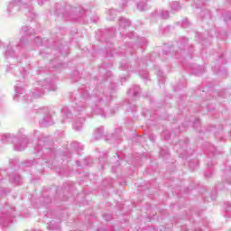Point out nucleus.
Here are the masks:
<instances>
[{"label": "nucleus", "instance_id": "51", "mask_svg": "<svg viewBox=\"0 0 231 231\" xmlns=\"http://www.w3.org/2000/svg\"><path fill=\"white\" fill-rule=\"evenodd\" d=\"M60 68H65L64 63H58L57 65H54V66H53V69H60Z\"/></svg>", "mask_w": 231, "mask_h": 231}, {"label": "nucleus", "instance_id": "57", "mask_svg": "<svg viewBox=\"0 0 231 231\" xmlns=\"http://www.w3.org/2000/svg\"><path fill=\"white\" fill-rule=\"evenodd\" d=\"M217 75H223V73H226V69H223V70H221V69H218V70H217Z\"/></svg>", "mask_w": 231, "mask_h": 231}, {"label": "nucleus", "instance_id": "58", "mask_svg": "<svg viewBox=\"0 0 231 231\" xmlns=\"http://www.w3.org/2000/svg\"><path fill=\"white\" fill-rule=\"evenodd\" d=\"M110 77H111V71H106V81L109 80Z\"/></svg>", "mask_w": 231, "mask_h": 231}, {"label": "nucleus", "instance_id": "42", "mask_svg": "<svg viewBox=\"0 0 231 231\" xmlns=\"http://www.w3.org/2000/svg\"><path fill=\"white\" fill-rule=\"evenodd\" d=\"M126 109H127L128 112L129 111H134V109H136V105H134V104H133L131 102H128L126 104Z\"/></svg>", "mask_w": 231, "mask_h": 231}, {"label": "nucleus", "instance_id": "31", "mask_svg": "<svg viewBox=\"0 0 231 231\" xmlns=\"http://www.w3.org/2000/svg\"><path fill=\"white\" fill-rule=\"evenodd\" d=\"M155 69L157 71L159 84H165V75L163 74V71H162L160 68H155Z\"/></svg>", "mask_w": 231, "mask_h": 231}, {"label": "nucleus", "instance_id": "13", "mask_svg": "<svg viewBox=\"0 0 231 231\" xmlns=\"http://www.w3.org/2000/svg\"><path fill=\"white\" fill-rule=\"evenodd\" d=\"M231 186V164H226L224 170L223 181L216 186V190H228Z\"/></svg>", "mask_w": 231, "mask_h": 231}, {"label": "nucleus", "instance_id": "11", "mask_svg": "<svg viewBox=\"0 0 231 231\" xmlns=\"http://www.w3.org/2000/svg\"><path fill=\"white\" fill-rule=\"evenodd\" d=\"M137 43H134V42H129L127 45L125 46V51H121L119 53L120 55H133V53L135 51V53H138V51H142V48H138V44L141 46H145L147 44V39L142 37L136 38Z\"/></svg>", "mask_w": 231, "mask_h": 231}, {"label": "nucleus", "instance_id": "45", "mask_svg": "<svg viewBox=\"0 0 231 231\" xmlns=\"http://www.w3.org/2000/svg\"><path fill=\"white\" fill-rule=\"evenodd\" d=\"M180 25L182 26V28H189L190 26V22H189V20L185 18L184 20H182Z\"/></svg>", "mask_w": 231, "mask_h": 231}, {"label": "nucleus", "instance_id": "40", "mask_svg": "<svg viewBox=\"0 0 231 231\" xmlns=\"http://www.w3.org/2000/svg\"><path fill=\"white\" fill-rule=\"evenodd\" d=\"M189 169H191V171H196V169H198V167H199L198 160L189 162Z\"/></svg>", "mask_w": 231, "mask_h": 231}, {"label": "nucleus", "instance_id": "39", "mask_svg": "<svg viewBox=\"0 0 231 231\" xmlns=\"http://www.w3.org/2000/svg\"><path fill=\"white\" fill-rule=\"evenodd\" d=\"M199 215H198V213L194 212V211H189L187 214V219H189V221H192V219H194L195 217H199Z\"/></svg>", "mask_w": 231, "mask_h": 231}, {"label": "nucleus", "instance_id": "36", "mask_svg": "<svg viewBox=\"0 0 231 231\" xmlns=\"http://www.w3.org/2000/svg\"><path fill=\"white\" fill-rule=\"evenodd\" d=\"M161 156L164 160H167V158H169V148H167L166 146L164 148H162L161 149Z\"/></svg>", "mask_w": 231, "mask_h": 231}, {"label": "nucleus", "instance_id": "15", "mask_svg": "<svg viewBox=\"0 0 231 231\" xmlns=\"http://www.w3.org/2000/svg\"><path fill=\"white\" fill-rule=\"evenodd\" d=\"M15 95L14 96V100L16 102H30L28 96L24 95V87L17 83L14 87Z\"/></svg>", "mask_w": 231, "mask_h": 231}, {"label": "nucleus", "instance_id": "24", "mask_svg": "<svg viewBox=\"0 0 231 231\" xmlns=\"http://www.w3.org/2000/svg\"><path fill=\"white\" fill-rule=\"evenodd\" d=\"M127 93L129 97H133V98H138V95H140V86L135 85L132 87Z\"/></svg>", "mask_w": 231, "mask_h": 231}, {"label": "nucleus", "instance_id": "28", "mask_svg": "<svg viewBox=\"0 0 231 231\" xmlns=\"http://www.w3.org/2000/svg\"><path fill=\"white\" fill-rule=\"evenodd\" d=\"M104 136V127L100 126L99 128H97L94 131L93 134V138H95V140H100V138H102Z\"/></svg>", "mask_w": 231, "mask_h": 231}, {"label": "nucleus", "instance_id": "23", "mask_svg": "<svg viewBox=\"0 0 231 231\" xmlns=\"http://www.w3.org/2000/svg\"><path fill=\"white\" fill-rule=\"evenodd\" d=\"M9 181L14 185H21V183L23 182V178L21 177V175L14 173L9 176Z\"/></svg>", "mask_w": 231, "mask_h": 231}, {"label": "nucleus", "instance_id": "59", "mask_svg": "<svg viewBox=\"0 0 231 231\" xmlns=\"http://www.w3.org/2000/svg\"><path fill=\"white\" fill-rule=\"evenodd\" d=\"M111 56H113V49H110V52L109 51L106 52V57H111Z\"/></svg>", "mask_w": 231, "mask_h": 231}, {"label": "nucleus", "instance_id": "5", "mask_svg": "<svg viewBox=\"0 0 231 231\" xmlns=\"http://www.w3.org/2000/svg\"><path fill=\"white\" fill-rule=\"evenodd\" d=\"M2 143H13L15 151H24L28 147V137L24 134H14L10 133L0 134Z\"/></svg>", "mask_w": 231, "mask_h": 231}, {"label": "nucleus", "instance_id": "7", "mask_svg": "<svg viewBox=\"0 0 231 231\" xmlns=\"http://www.w3.org/2000/svg\"><path fill=\"white\" fill-rule=\"evenodd\" d=\"M35 138H38V144L34 147V152L37 154L38 159L36 160V163H42V156L47 151L51 149V142L49 137L44 136V134H41L39 131H34Z\"/></svg>", "mask_w": 231, "mask_h": 231}, {"label": "nucleus", "instance_id": "35", "mask_svg": "<svg viewBox=\"0 0 231 231\" xmlns=\"http://www.w3.org/2000/svg\"><path fill=\"white\" fill-rule=\"evenodd\" d=\"M189 125H193V127L195 129H198L199 127V125H201V121H199V118H195L193 122H192V120H190L189 122Z\"/></svg>", "mask_w": 231, "mask_h": 231}, {"label": "nucleus", "instance_id": "29", "mask_svg": "<svg viewBox=\"0 0 231 231\" xmlns=\"http://www.w3.org/2000/svg\"><path fill=\"white\" fill-rule=\"evenodd\" d=\"M116 15H118V11H116V9H110L106 12L107 21H114Z\"/></svg>", "mask_w": 231, "mask_h": 231}, {"label": "nucleus", "instance_id": "1", "mask_svg": "<svg viewBox=\"0 0 231 231\" xmlns=\"http://www.w3.org/2000/svg\"><path fill=\"white\" fill-rule=\"evenodd\" d=\"M79 95L74 97L72 107L79 115H82L83 111H90L92 115H100L106 116V112L102 109L104 106H107L111 102V95L106 96V92L98 91V88L93 90L89 96L88 93V86L83 85L79 89Z\"/></svg>", "mask_w": 231, "mask_h": 231}, {"label": "nucleus", "instance_id": "19", "mask_svg": "<svg viewBox=\"0 0 231 231\" xmlns=\"http://www.w3.org/2000/svg\"><path fill=\"white\" fill-rule=\"evenodd\" d=\"M148 1L149 0H137L136 9L139 10V12H147V10H150L151 6L147 4Z\"/></svg>", "mask_w": 231, "mask_h": 231}, {"label": "nucleus", "instance_id": "8", "mask_svg": "<svg viewBox=\"0 0 231 231\" xmlns=\"http://www.w3.org/2000/svg\"><path fill=\"white\" fill-rule=\"evenodd\" d=\"M206 154L205 163L207 165V171L204 173L206 178H212V174H214V165H216V156H217V148H216L211 143H207L206 148L204 150Z\"/></svg>", "mask_w": 231, "mask_h": 231}, {"label": "nucleus", "instance_id": "14", "mask_svg": "<svg viewBox=\"0 0 231 231\" xmlns=\"http://www.w3.org/2000/svg\"><path fill=\"white\" fill-rule=\"evenodd\" d=\"M82 149H84V145H82V143L74 141L69 144V148H67V151L69 153H62L61 155V161L64 162L65 160H67V162H69V158H71V153L69 152H75L77 151H82Z\"/></svg>", "mask_w": 231, "mask_h": 231}, {"label": "nucleus", "instance_id": "41", "mask_svg": "<svg viewBox=\"0 0 231 231\" xmlns=\"http://www.w3.org/2000/svg\"><path fill=\"white\" fill-rule=\"evenodd\" d=\"M222 17H223L225 23H228V21H230V19H231L230 12L223 13Z\"/></svg>", "mask_w": 231, "mask_h": 231}, {"label": "nucleus", "instance_id": "26", "mask_svg": "<svg viewBox=\"0 0 231 231\" xmlns=\"http://www.w3.org/2000/svg\"><path fill=\"white\" fill-rule=\"evenodd\" d=\"M204 71H205V68L203 66L195 64L192 67V73L194 75H197V77H200V75H203Z\"/></svg>", "mask_w": 231, "mask_h": 231}, {"label": "nucleus", "instance_id": "34", "mask_svg": "<svg viewBox=\"0 0 231 231\" xmlns=\"http://www.w3.org/2000/svg\"><path fill=\"white\" fill-rule=\"evenodd\" d=\"M132 68L133 67H129V64L125 60L121 61V64H120V67H119V69L122 71H124V70H125V71H134Z\"/></svg>", "mask_w": 231, "mask_h": 231}, {"label": "nucleus", "instance_id": "37", "mask_svg": "<svg viewBox=\"0 0 231 231\" xmlns=\"http://www.w3.org/2000/svg\"><path fill=\"white\" fill-rule=\"evenodd\" d=\"M171 8L174 12H178V10H181V5H180V2H172L171 4Z\"/></svg>", "mask_w": 231, "mask_h": 231}, {"label": "nucleus", "instance_id": "61", "mask_svg": "<svg viewBox=\"0 0 231 231\" xmlns=\"http://www.w3.org/2000/svg\"><path fill=\"white\" fill-rule=\"evenodd\" d=\"M116 156H114L115 160H122V157L120 154H118V153H116Z\"/></svg>", "mask_w": 231, "mask_h": 231}, {"label": "nucleus", "instance_id": "53", "mask_svg": "<svg viewBox=\"0 0 231 231\" xmlns=\"http://www.w3.org/2000/svg\"><path fill=\"white\" fill-rule=\"evenodd\" d=\"M126 37H127L128 39H132V40L136 39V36H134V32H130V33H128V34L126 35Z\"/></svg>", "mask_w": 231, "mask_h": 231}, {"label": "nucleus", "instance_id": "21", "mask_svg": "<svg viewBox=\"0 0 231 231\" xmlns=\"http://www.w3.org/2000/svg\"><path fill=\"white\" fill-rule=\"evenodd\" d=\"M61 116H62V121L61 122H68L71 116H73V114L69 111V108L68 106H63L61 109Z\"/></svg>", "mask_w": 231, "mask_h": 231}, {"label": "nucleus", "instance_id": "64", "mask_svg": "<svg viewBox=\"0 0 231 231\" xmlns=\"http://www.w3.org/2000/svg\"><path fill=\"white\" fill-rule=\"evenodd\" d=\"M12 65L9 66V68L6 69V71H11Z\"/></svg>", "mask_w": 231, "mask_h": 231}, {"label": "nucleus", "instance_id": "32", "mask_svg": "<svg viewBox=\"0 0 231 231\" xmlns=\"http://www.w3.org/2000/svg\"><path fill=\"white\" fill-rule=\"evenodd\" d=\"M49 230H60V223L56 222L55 220L51 221V223L48 225Z\"/></svg>", "mask_w": 231, "mask_h": 231}, {"label": "nucleus", "instance_id": "20", "mask_svg": "<svg viewBox=\"0 0 231 231\" xmlns=\"http://www.w3.org/2000/svg\"><path fill=\"white\" fill-rule=\"evenodd\" d=\"M221 131H223V128L217 130V127H216L214 125H211L207 128V132L214 133V134L216 135V138H218L219 142H225V138H223L219 135V133H221Z\"/></svg>", "mask_w": 231, "mask_h": 231}, {"label": "nucleus", "instance_id": "27", "mask_svg": "<svg viewBox=\"0 0 231 231\" xmlns=\"http://www.w3.org/2000/svg\"><path fill=\"white\" fill-rule=\"evenodd\" d=\"M199 17L202 21H208V19H211L212 15L208 9H202L200 11Z\"/></svg>", "mask_w": 231, "mask_h": 231}, {"label": "nucleus", "instance_id": "63", "mask_svg": "<svg viewBox=\"0 0 231 231\" xmlns=\"http://www.w3.org/2000/svg\"><path fill=\"white\" fill-rule=\"evenodd\" d=\"M204 226H208V224H207V220L203 221Z\"/></svg>", "mask_w": 231, "mask_h": 231}, {"label": "nucleus", "instance_id": "44", "mask_svg": "<svg viewBox=\"0 0 231 231\" xmlns=\"http://www.w3.org/2000/svg\"><path fill=\"white\" fill-rule=\"evenodd\" d=\"M197 35H199L200 38H199V41H200V42H201V44L203 45V46H205V43L207 42H210V38H202V34H199V33H197Z\"/></svg>", "mask_w": 231, "mask_h": 231}, {"label": "nucleus", "instance_id": "48", "mask_svg": "<svg viewBox=\"0 0 231 231\" xmlns=\"http://www.w3.org/2000/svg\"><path fill=\"white\" fill-rule=\"evenodd\" d=\"M20 73H21L22 77L24 79V77H26V75L28 74V71L26 70V69L22 68L20 69Z\"/></svg>", "mask_w": 231, "mask_h": 231}, {"label": "nucleus", "instance_id": "46", "mask_svg": "<svg viewBox=\"0 0 231 231\" xmlns=\"http://www.w3.org/2000/svg\"><path fill=\"white\" fill-rule=\"evenodd\" d=\"M180 230L181 231H192V230H190V229H189V227L187 226H182L181 227H180ZM194 231H203V229H201V228H198V227H196L195 229H194Z\"/></svg>", "mask_w": 231, "mask_h": 231}, {"label": "nucleus", "instance_id": "43", "mask_svg": "<svg viewBox=\"0 0 231 231\" xmlns=\"http://www.w3.org/2000/svg\"><path fill=\"white\" fill-rule=\"evenodd\" d=\"M205 1H208V0H197L195 2L196 8H201L203 5H205Z\"/></svg>", "mask_w": 231, "mask_h": 231}, {"label": "nucleus", "instance_id": "30", "mask_svg": "<svg viewBox=\"0 0 231 231\" xmlns=\"http://www.w3.org/2000/svg\"><path fill=\"white\" fill-rule=\"evenodd\" d=\"M224 209H225L226 217L231 218V202L230 201L224 202Z\"/></svg>", "mask_w": 231, "mask_h": 231}, {"label": "nucleus", "instance_id": "10", "mask_svg": "<svg viewBox=\"0 0 231 231\" xmlns=\"http://www.w3.org/2000/svg\"><path fill=\"white\" fill-rule=\"evenodd\" d=\"M187 42H189L187 38H181L180 41L176 43V45H173L171 48V51H175L176 59H180V57L187 55V53L189 55L192 53V47L187 46Z\"/></svg>", "mask_w": 231, "mask_h": 231}, {"label": "nucleus", "instance_id": "52", "mask_svg": "<svg viewBox=\"0 0 231 231\" xmlns=\"http://www.w3.org/2000/svg\"><path fill=\"white\" fill-rule=\"evenodd\" d=\"M60 55H62V57H66V55H68V50H62L61 48H60Z\"/></svg>", "mask_w": 231, "mask_h": 231}, {"label": "nucleus", "instance_id": "60", "mask_svg": "<svg viewBox=\"0 0 231 231\" xmlns=\"http://www.w3.org/2000/svg\"><path fill=\"white\" fill-rule=\"evenodd\" d=\"M216 196H217V192L215 191V192L212 193V195H211V197H210V199H211V200H212V199H216Z\"/></svg>", "mask_w": 231, "mask_h": 231}, {"label": "nucleus", "instance_id": "62", "mask_svg": "<svg viewBox=\"0 0 231 231\" xmlns=\"http://www.w3.org/2000/svg\"><path fill=\"white\" fill-rule=\"evenodd\" d=\"M216 37H217L218 39H225V37L221 36V33H218V35H216Z\"/></svg>", "mask_w": 231, "mask_h": 231}, {"label": "nucleus", "instance_id": "22", "mask_svg": "<svg viewBox=\"0 0 231 231\" xmlns=\"http://www.w3.org/2000/svg\"><path fill=\"white\" fill-rule=\"evenodd\" d=\"M86 119L84 117H79L75 120L72 125L74 131H80L84 127V122Z\"/></svg>", "mask_w": 231, "mask_h": 231}, {"label": "nucleus", "instance_id": "3", "mask_svg": "<svg viewBox=\"0 0 231 231\" xmlns=\"http://www.w3.org/2000/svg\"><path fill=\"white\" fill-rule=\"evenodd\" d=\"M21 33L24 35L25 37L22 38L18 43H15V42L11 41L8 42V44L5 46V42L0 40V48L4 47V57L5 59H14V57H16L18 62H23V60L19 58V51H23V50H26L30 44H32V41H33L34 44L36 46H41L42 44H44V40L35 37V29L25 25L22 27Z\"/></svg>", "mask_w": 231, "mask_h": 231}, {"label": "nucleus", "instance_id": "54", "mask_svg": "<svg viewBox=\"0 0 231 231\" xmlns=\"http://www.w3.org/2000/svg\"><path fill=\"white\" fill-rule=\"evenodd\" d=\"M117 165H120V162L119 161H116V165L112 166V172H116V166Z\"/></svg>", "mask_w": 231, "mask_h": 231}, {"label": "nucleus", "instance_id": "38", "mask_svg": "<svg viewBox=\"0 0 231 231\" xmlns=\"http://www.w3.org/2000/svg\"><path fill=\"white\" fill-rule=\"evenodd\" d=\"M209 95H212L213 97H215V98H217V97L219 98L225 96V91L215 90L213 92H210Z\"/></svg>", "mask_w": 231, "mask_h": 231}, {"label": "nucleus", "instance_id": "2", "mask_svg": "<svg viewBox=\"0 0 231 231\" xmlns=\"http://www.w3.org/2000/svg\"><path fill=\"white\" fill-rule=\"evenodd\" d=\"M88 5H69L66 2L56 3L54 10L50 11V14L57 15L65 21H71L72 23H97V16H91V9H87Z\"/></svg>", "mask_w": 231, "mask_h": 231}, {"label": "nucleus", "instance_id": "9", "mask_svg": "<svg viewBox=\"0 0 231 231\" xmlns=\"http://www.w3.org/2000/svg\"><path fill=\"white\" fill-rule=\"evenodd\" d=\"M15 216V208L5 204V207L0 209V228L3 231H6L12 226L14 223V217Z\"/></svg>", "mask_w": 231, "mask_h": 231}, {"label": "nucleus", "instance_id": "4", "mask_svg": "<svg viewBox=\"0 0 231 231\" xmlns=\"http://www.w3.org/2000/svg\"><path fill=\"white\" fill-rule=\"evenodd\" d=\"M50 0H10L6 5L5 17H17L19 14H24L31 21L35 19L33 12L35 3L39 6H44Z\"/></svg>", "mask_w": 231, "mask_h": 231}, {"label": "nucleus", "instance_id": "55", "mask_svg": "<svg viewBox=\"0 0 231 231\" xmlns=\"http://www.w3.org/2000/svg\"><path fill=\"white\" fill-rule=\"evenodd\" d=\"M208 34L209 35V37H214V34H216V30H210L208 31Z\"/></svg>", "mask_w": 231, "mask_h": 231}, {"label": "nucleus", "instance_id": "12", "mask_svg": "<svg viewBox=\"0 0 231 231\" xmlns=\"http://www.w3.org/2000/svg\"><path fill=\"white\" fill-rule=\"evenodd\" d=\"M37 113V118H40L39 124L42 127H48V125H53V116L48 108H41Z\"/></svg>", "mask_w": 231, "mask_h": 231}, {"label": "nucleus", "instance_id": "49", "mask_svg": "<svg viewBox=\"0 0 231 231\" xmlns=\"http://www.w3.org/2000/svg\"><path fill=\"white\" fill-rule=\"evenodd\" d=\"M4 196H6V189H5L3 187H0V198H4Z\"/></svg>", "mask_w": 231, "mask_h": 231}, {"label": "nucleus", "instance_id": "6", "mask_svg": "<svg viewBox=\"0 0 231 231\" xmlns=\"http://www.w3.org/2000/svg\"><path fill=\"white\" fill-rule=\"evenodd\" d=\"M48 91H57V85L55 80L46 79L45 80H40L34 85L33 90L29 94L31 98H41Z\"/></svg>", "mask_w": 231, "mask_h": 231}, {"label": "nucleus", "instance_id": "33", "mask_svg": "<svg viewBox=\"0 0 231 231\" xmlns=\"http://www.w3.org/2000/svg\"><path fill=\"white\" fill-rule=\"evenodd\" d=\"M133 0H119V10L118 12H124L125 8H127L129 3Z\"/></svg>", "mask_w": 231, "mask_h": 231}, {"label": "nucleus", "instance_id": "17", "mask_svg": "<svg viewBox=\"0 0 231 231\" xmlns=\"http://www.w3.org/2000/svg\"><path fill=\"white\" fill-rule=\"evenodd\" d=\"M158 19H169V11L159 9L152 13L151 21H158Z\"/></svg>", "mask_w": 231, "mask_h": 231}, {"label": "nucleus", "instance_id": "47", "mask_svg": "<svg viewBox=\"0 0 231 231\" xmlns=\"http://www.w3.org/2000/svg\"><path fill=\"white\" fill-rule=\"evenodd\" d=\"M162 136L164 138V140H169V138H171V134L169 131H163Z\"/></svg>", "mask_w": 231, "mask_h": 231}, {"label": "nucleus", "instance_id": "25", "mask_svg": "<svg viewBox=\"0 0 231 231\" xmlns=\"http://www.w3.org/2000/svg\"><path fill=\"white\" fill-rule=\"evenodd\" d=\"M131 26V21L125 17L119 18V27L121 30H125Z\"/></svg>", "mask_w": 231, "mask_h": 231}, {"label": "nucleus", "instance_id": "50", "mask_svg": "<svg viewBox=\"0 0 231 231\" xmlns=\"http://www.w3.org/2000/svg\"><path fill=\"white\" fill-rule=\"evenodd\" d=\"M206 109H207L208 111H212V110H214V105H213L212 103L208 104V105L206 106Z\"/></svg>", "mask_w": 231, "mask_h": 231}, {"label": "nucleus", "instance_id": "16", "mask_svg": "<svg viewBox=\"0 0 231 231\" xmlns=\"http://www.w3.org/2000/svg\"><path fill=\"white\" fill-rule=\"evenodd\" d=\"M178 145L180 147V149H178ZM187 145H189V139H181L179 141V143L175 145V149L177 150L180 158H187Z\"/></svg>", "mask_w": 231, "mask_h": 231}, {"label": "nucleus", "instance_id": "18", "mask_svg": "<svg viewBox=\"0 0 231 231\" xmlns=\"http://www.w3.org/2000/svg\"><path fill=\"white\" fill-rule=\"evenodd\" d=\"M148 60L147 59H143L141 60L140 61H138V66H139V74L142 77V79H144V80H148L149 79V73L147 72V70L143 69L142 68H147V64H148Z\"/></svg>", "mask_w": 231, "mask_h": 231}, {"label": "nucleus", "instance_id": "56", "mask_svg": "<svg viewBox=\"0 0 231 231\" xmlns=\"http://www.w3.org/2000/svg\"><path fill=\"white\" fill-rule=\"evenodd\" d=\"M156 54L155 53H152L148 56V59H149V62H152L154 60H152V58L155 56Z\"/></svg>", "mask_w": 231, "mask_h": 231}]
</instances>
